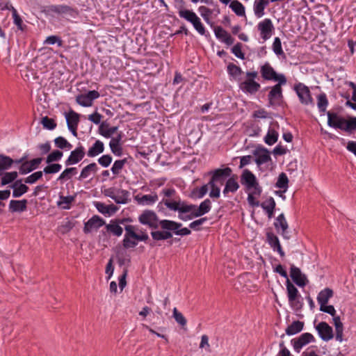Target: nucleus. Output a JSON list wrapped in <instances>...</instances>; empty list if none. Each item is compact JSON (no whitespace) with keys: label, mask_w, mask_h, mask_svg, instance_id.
I'll use <instances>...</instances> for the list:
<instances>
[{"label":"nucleus","mask_w":356,"mask_h":356,"mask_svg":"<svg viewBox=\"0 0 356 356\" xmlns=\"http://www.w3.org/2000/svg\"><path fill=\"white\" fill-rule=\"evenodd\" d=\"M159 227L161 230H152L151 236L155 241H164L172 238L173 235L185 236L191 234L188 227H183L181 222L171 220H161Z\"/></svg>","instance_id":"obj_1"},{"label":"nucleus","mask_w":356,"mask_h":356,"mask_svg":"<svg viewBox=\"0 0 356 356\" xmlns=\"http://www.w3.org/2000/svg\"><path fill=\"white\" fill-rule=\"evenodd\" d=\"M241 182L248 191H252L248 193L247 200L250 206L252 207H259L260 202L257 200L262 193V188L260 186L255 175L248 169H245L241 176Z\"/></svg>","instance_id":"obj_2"},{"label":"nucleus","mask_w":356,"mask_h":356,"mask_svg":"<svg viewBox=\"0 0 356 356\" xmlns=\"http://www.w3.org/2000/svg\"><path fill=\"white\" fill-rule=\"evenodd\" d=\"M162 204H164L169 210L178 211L179 213H189L196 207L195 204H188L182 201L179 196L173 198H163L161 202L159 203L158 207H160Z\"/></svg>","instance_id":"obj_3"},{"label":"nucleus","mask_w":356,"mask_h":356,"mask_svg":"<svg viewBox=\"0 0 356 356\" xmlns=\"http://www.w3.org/2000/svg\"><path fill=\"white\" fill-rule=\"evenodd\" d=\"M245 79L239 83V88L245 93L255 94L261 88L260 84L254 79L258 76V72L256 71L247 72Z\"/></svg>","instance_id":"obj_4"},{"label":"nucleus","mask_w":356,"mask_h":356,"mask_svg":"<svg viewBox=\"0 0 356 356\" xmlns=\"http://www.w3.org/2000/svg\"><path fill=\"white\" fill-rule=\"evenodd\" d=\"M179 16L181 18L186 19L187 22L191 23L194 29L201 35L206 33V29L201 22L200 18L193 10L187 9H180L178 12Z\"/></svg>","instance_id":"obj_5"},{"label":"nucleus","mask_w":356,"mask_h":356,"mask_svg":"<svg viewBox=\"0 0 356 356\" xmlns=\"http://www.w3.org/2000/svg\"><path fill=\"white\" fill-rule=\"evenodd\" d=\"M320 310L333 316L334 325L335 327V339L341 342L343 341V325L339 316H335L336 310L333 305H323L320 306Z\"/></svg>","instance_id":"obj_6"},{"label":"nucleus","mask_w":356,"mask_h":356,"mask_svg":"<svg viewBox=\"0 0 356 356\" xmlns=\"http://www.w3.org/2000/svg\"><path fill=\"white\" fill-rule=\"evenodd\" d=\"M287 80L281 79L280 82L273 86L268 95V104L271 106H281L284 96L282 86L286 83Z\"/></svg>","instance_id":"obj_7"},{"label":"nucleus","mask_w":356,"mask_h":356,"mask_svg":"<svg viewBox=\"0 0 356 356\" xmlns=\"http://www.w3.org/2000/svg\"><path fill=\"white\" fill-rule=\"evenodd\" d=\"M300 102L305 106L314 105V99L308 86L302 83H296L293 86Z\"/></svg>","instance_id":"obj_8"},{"label":"nucleus","mask_w":356,"mask_h":356,"mask_svg":"<svg viewBox=\"0 0 356 356\" xmlns=\"http://www.w3.org/2000/svg\"><path fill=\"white\" fill-rule=\"evenodd\" d=\"M161 220H159L156 213L152 210H145L138 217V221L150 229L156 230L159 228Z\"/></svg>","instance_id":"obj_9"},{"label":"nucleus","mask_w":356,"mask_h":356,"mask_svg":"<svg viewBox=\"0 0 356 356\" xmlns=\"http://www.w3.org/2000/svg\"><path fill=\"white\" fill-rule=\"evenodd\" d=\"M42 13L46 15H52L53 13L67 14L72 17H75L78 15V11L76 8L67 5H51L46 6L42 10Z\"/></svg>","instance_id":"obj_10"},{"label":"nucleus","mask_w":356,"mask_h":356,"mask_svg":"<svg viewBox=\"0 0 356 356\" xmlns=\"http://www.w3.org/2000/svg\"><path fill=\"white\" fill-rule=\"evenodd\" d=\"M286 291L290 305L295 309H299L302 307L300 301L301 296L300 295L297 288L287 279Z\"/></svg>","instance_id":"obj_11"},{"label":"nucleus","mask_w":356,"mask_h":356,"mask_svg":"<svg viewBox=\"0 0 356 356\" xmlns=\"http://www.w3.org/2000/svg\"><path fill=\"white\" fill-rule=\"evenodd\" d=\"M314 337L309 332H305L300 334L296 338H293L291 340V343L293 348V350L296 353H300L302 348L309 343L314 342Z\"/></svg>","instance_id":"obj_12"},{"label":"nucleus","mask_w":356,"mask_h":356,"mask_svg":"<svg viewBox=\"0 0 356 356\" xmlns=\"http://www.w3.org/2000/svg\"><path fill=\"white\" fill-rule=\"evenodd\" d=\"M260 72L262 78L265 80H273L277 82H280L281 79L286 80L284 74H277L268 63H266L261 67Z\"/></svg>","instance_id":"obj_13"},{"label":"nucleus","mask_w":356,"mask_h":356,"mask_svg":"<svg viewBox=\"0 0 356 356\" xmlns=\"http://www.w3.org/2000/svg\"><path fill=\"white\" fill-rule=\"evenodd\" d=\"M257 29L259 31L261 38L264 41H266L272 36L274 31V26L272 20L269 18H266L261 21L257 25Z\"/></svg>","instance_id":"obj_14"},{"label":"nucleus","mask_w":356,"mask_h":356,"mask_svg":"<svg viewBox=\"0 0 356 356\" xmlns=\"http://www.w3.org/2000/svg\"><path fill=\"white\" fill-rule=\"evenodd\" d=\"M232 172V169L229 167L222 169H216L209 172V174L212 175L210 181H211V182H220L222 184L225 179L230 177Z\"/></svg>","instance_id":"obj_15"},{"label":"nucleus","mask_w":356,"mask_h":356,"mask_svg":"<svg viewBox=\"0 0 356 356\" xmlns=\"http://www.w3.org/2000/svg\"><path fill=\"white\" fill-rule=\"evenodd\" d=\"M105 225V221L99 216L95 215L84 223L83 232L86 234L97 230Z\"/></svg>","instance_id":"obj_16"},{"label":"nucleus","mask_w":356,"mask_h":356,"mask_svg":"<svg viewBox=\"0 0 356 356\" xmlns=\"http://www.w3.org/2000/svg\"><path fill=\"white\" fill-rule=\"evenodd\" d=\"M319 337L322 340L327 341L334 337L333 330L326 322H321L316 326Z\"/></svg>","instance_id":"obj_17"},{"label":"nucleus","mask_w":356,"mask_h":356,"mask_svg":"<svg viewBox=\"0 0 356 356\" xmlns=\"http://www.w3.org/2000/svg\"><path fill=\"white\" fill-rule=\"evenodd\" d=\"M274 226L278 233H280V231L281 230L280 234L284 238L289 239L290 236L288 235L287 232L289 225L284 213H281L276 218L274 222Z\"/></svg>","instance_id":"obj_18"},{"label":"nucleus","mask_w":356,"mask_h":356,"mask_svg":"<svg viewBox=\"0 0 356 356\" xmlns=\"http://www.w3.org/2000/svg\"><path fill=\"white\" fill-rule=\"evenodd\" d=\"M84 156V147L83 146H79L70 152L65 163L67 166L76 164L83 159Z\"/></svg>","instance_id":"obj_19"},{"label":"nucleus","mask_w":356,"mask_h":356,"mask_svg":"<svg viewBox=\"0 0 356 356\" xmlns=\"http://www.w3.org/2000/svg\"><path fill=\"white\" fill-rule=\"evenodd\" d=\"M266 241L270 248L274 250L277 251L281 257H284L285 254L280 245L278 237L273 232L266 233Z\"/></svg>","instance_id":"obj_20"},{"label":"nucleus","mask_w":356,"mask_h":356,"mask_svg":"<svg viewBox=\"0 0 356 356\" xmlns=\"http://www.w3.org/2000/svg\"><path fill=\"white\" fill-rule=\"evenodd\" d=\"M290 275L293 281L299 286H305L306 285V277L302 274L299 268L291 265L290 268Z\"/></svg>","instance_id":"obj_21"},{"label":"nucleus","mask_w":356,"mask_h":356,"mask_svg":"<svg viewBox=\"0 0 356 356\" xmlns=\"http://www.w3.org/2000/svg\"><path fill=\"white\" fill-rule=\"evenodd\" d=\"M327 125L334 129H341L343 126L344 118L334 112L327 111Z\"/></svg>","instance_id":"obj_22"},{"label":"nucleus","mask_w":356,"mask_h":356,"mask_svg":"<svg viewBox=\"0 0 356 356\" xmlns=\"http://www.w3.org/2000/svg\"><path fill=\"white\" fill-rule=\"evenodd\" d=\"M42 158H36L30 161H24L19 167V173L25 175L36 169L42 162Z\"/></svg>","instance_id":"obj_23"},{"label":"nucleus","mask_w":356,"mask_h":356,"mask_svg":"<svg viewBox=\"0 0 356 356\" xmlns=\"http://www.w3.org/2000/svg\"><path fill=\"white\" fill-rule=\"evenodd\" d=\"M254 155L256 156L255 162L258 166L271 161L270 152L266 148L263 147L255 150Z\"/></svg>","instance_id":"obj_24"},{"label":"nucleus","mask_w":356,"mask_h":356,"mask_svg":"<svg viewBox=\"0 0 356 356\" xmlns=\"http://www.w3.org/2000/svg\"><path fill=\"white\" fill-rule=\"evenodd\" d=\"M270 0H254L253 11L257 18H261L265 15V8L269 5Z\"/></svg>","instance_id":"obj_25"},{"label":"nucleus","mask_w":356,"mask_h":356,"mask_svg":"<svg viewBox=\"0 0 356 356\" xmlns=\"http://www.w3.org/2000/svg\"><path fill=\"white\" fill-rule=\"evenodd\" d=\"M236 176H232L227 180L222 193L227 196L229 193H234L239 188V184L236 181Z\"/></svg>","instance_id":"obj_26"},{"label":"nucleus","mask_w":356,"mask_h":356,"mask_svg":"<svg viewBox=\"0 0 356 356\" xmlns=\"http://www.w3.org/2000/svg\"><path fill=\"white\" fill-rule=\"evenodd\" d=\"M125 232L127 234L136 241H147L149 239V236L146 232H141V234H137L136 232V228L133 225H126L124 227Z\"/></svg>","instance_id":"obj_27"},{"label":"nucleus","mask_w":356,"mask_h":356,"mask_svg":"<svg viewBox=\"0 0 356 356\" xmlns=\"http://www.w3.org/2000/svg\"><path fill=\"white\" fill-rule=\"evenodd\" d=\"M135 199L139 204L152 205L158 200V195L156 193H152L149 195H138Z\"/></svg>","instance_id":"obj_28"},{"label":"nucleus","mask_w":356,"mask_h":356,"mask_svg":"<svg viewBox=\"0 0 356 356\" xmlns=\"http://www.w3.org/2000/svg\"><path fill=\"white\" fill-rule=\"evenodd\" d=\"M28 201L25 199L22 200H10L9 203V211L12 213L22 212L27 209Z\"/></svg>","instance_id":"obj_29"},{"label":"nucleus","mask_w":356,"mask_h":356,"mask_svg":"<svg viewBox=\"0 0 356 356\" xmlns=\"http://www.w3.org/2000/svg\"><path fill=\"white\" fill-rule=\"evenodd\" d=\"M211 208V202L209 199H206L200 203V206L194 209L193 216L195 217L202 216L207 213Z\"/></svg>","instance_id":"obj_30"},{"label":"nucleus","mask_w":356,"mask_h":356,"mask_svg":"<svg viewBox=\"0 0 356 356\" xmlns=\"http://www.w3.org/2000/svg\"><path fill=\"white\" fill-rule=\"evenodd\" d=\"M3 9L11 10L14 24L17 26L19 29L23 31V21L20 16L18 15L17 10L11 4H10V3H6Z\"/></svg>","instance_id":"obj_31"},{"label":"nucleus","mask_w":356,"mask_h":356,"mask_svg":"<svg viewBox=\"0 0 356 356\" xmlns=\"http://www.w3.org/2000/svg\"><path fill=\"white\" fill-rule=\"evenodd\" d=\"M332 296L333 291L330 288H325L319 292L317 296V301L320 306L326 305Z\"/></svg>","instance_id":"obj_32"},{"label":"nucleus","mask_w":356,"mask_h":356,"mask_svg":"<svg viewBox=\"0 0 356 356\" xmlns=\"http://www.w3.org/2000/svg\"><path fill=\"white\" fill-rule=\"evenodd\" d=\"M341 130L350 134L356 131V117H350L348 120L345 119Z\"/></svg>","instance_id":"obj_33"},{"label":"nucleus","mask_w":356,"mask_h":356,"mask_svg":"<svg viewBox=\"0 0 356 356\" xmlns=\"http://www.w3.org/2000/svg\"><path fill=\"white\" fill-rule=\"evenodd\" d=\"M304 327V322L300 321H293L289 325L285 332L287 335H294L300 332Z\"/></svg>","instance_id":"obj_34"},{"label":"nucleus","mask_w":356,"mask_h":356,"mask_svg":"<svg viewBox=\"0 0 356 356\" xmlns=\"http://www.w3.org/2000/svg\"><path fill=\"white\" fill-rule=\"evenodd\" d=\"M14 163V160L8 156L0 154V177L3 174V172L10 169Z\"/></svg>","instance_id":"obj_35"},{"label":"nucleus","mask_w":356,"mask_h":356,"mask_svg":"<svg viewBox=\"0 0 356 356\" xmlns=\"http://www.w3.org/2000/svg\"><path fill=\"white\" fill-rule=\"evenodd\" d=\"M229 8L238 16L243 17L245 15V6L238 0L232 1Z\"/></svg>","instance_id":"obj_36"},{"label":"nucleus","mask_w":356,"mask_h":356,"mask_svg":"<svg viewBox=\"0 0 356 356\" xmlns=\"http://www.w3.org/2000/svg\"><path fill=\"white\" fill-rule=\"evenodd\" d=\"M104 151V144L100 140H97L93 145L88 149V156L94 157Z\"/></svg>","instance_id":"obj_37"},{"label":"nucleus","mask_w":356,"mask_h":356,"mask_svg":"<svg viewBox=\"0 0 356 356\" xmlns=\"http://www.w3.org/2000/svg\"><path fill=\"white\" fill-rule=\"evenodd\" d=\"M67 127H77L79 122V115L74 111H70L65 115Z\"/></svg>","instance_id":"obj_38"},{"label":"nucleus","mask_w":356,"mask_h":356,"mask_svg":"<svg viewBox=\"0 0 356 356\" xmlns=\"http://www.w3.org/2000/svg\"><path fill=\"white\" fill-rule=\"evenodd\" d=\"M18 176V173L16 171L5 172L1 177V186H5L13 182Z\"/></svg>","instance_id":"obj_39"},{"label":"nucleus","mask_w":356,"mask_h":356,"mask_svg":"<svg viewBox=\"0 0 356 356\" xmlns=\"http://www.w3.org/2000/svg\"><path fill=\"white\" fill-rule=\"evenodd\" d=\"M328 106V99L327 98L326 94L323 92L319 94L317 96V106L321 113H324L326 111L327 107Z\"/></svg>","instance_id":"obj_40"},{"label":"nucleus","mask_w":356,"mask_h":356,"mask_svg":"<svg viewBox=\"0 0 356 356\" xmlns=\"http://www.w3.org/2000/svg\"><path fill=\"white\" fill-rule=\"evenodd\" d=\"M277 188L283 189V192H286L289 187V179L286 175L284 172H282L279 175L277 181L275 184Z\"/></svg>","instance_id":"obj_41"},{"label":"nucleus","mask_w":356,"mask_h":356,"mask_svg":"<svg viewBox=\"0 0 356 356\" xmlns=\"http://www.w3.org/2000/svg\"><path fill=\"white\" fill-rule=\"evenodd\" d=\"M97 170V166L95 163H92L84 167L79 177L80 179L88 178L92 172H95Z\"/></svg>","instance_id":"obj_42"},{"label":"nucleus","mask_w":356,"mask_h":356,"mask_svg":"<svg viewBox=\"0 0 356 356\" xmlns=\"http://www.w3.org/2000/svg\"><path fill=\"white\" fill-rule=\"evenodd\" d=\"M54 143L56 147L61 149L70 150L72 145L64 137L58 136L54 139Z\"/></svg>","instance_id":"obj_43"},{"label":"nucleus","mask_w":356,"mask_h":356,"mask_svg":"<svg viewBox=\"0 0 356 356\" xmlns=\"http://www.w3.org/2000/svg\"><path fill=\"white\" fill-rule=\"evenodd\" d=\"M278 133L275 129H270L264 138V141L268 145L275 144L278 139Z\"/></svg>","instance_id":"obj_44"},{"label":"nucleus","mask_w":356,"mask_h":356,"mask_svg":"<svg viewBox=\"0 0 356 356\" xmlns=\"http://www.w3.org/2000/svg\"><path fill=\"white\" fill-rule=\"evenodd\" d=\"M128 158L125 157L122 159H118L114 161L113 164V175H119L124 165L127 163Z\"/></svg>","instance_id":"obj_45"},{"label":"nucleus","mask_w":356,"mask_h":356,"mask_svg":"<svg viewBox=\"0 0 356 356\" xmlns=\"http://www.w3.org/2000/svg\"><path fill=\"white\" fill-rule=\"evenodd\" d=\"M74 200V196L68 195V196H60V200L58 202V205L64 209H69L70 208V205Z\"/></svg>","instance_id":"obj_46"},{"label":"nucleus","mask_w":356,"mask_h":356,"mask_svg":"<svg viewBox=\"0 0 356 356\" xmlns=\"http://www.w3.org/2000/svg\"><path fill=\"white\" fill-rule=\"evenodd\" d=\"M77 173L76 168L71 167L66 168L58 177V180H67Z\"/></svg>","instance_id":"obj_47"},{"label":"nucleus","mask_w":356,"mask_h":356,"mask_svg":"<svg viewBox=\"0 0 356 356\" xmlns=\"http://www.w3.org/2000/svg\"><path fill=\"white\" fill-rule=\"evenodd\" d=\"M106 232H103L102 234L99 236V240L104 246L107 247L110 245L109 237L111 234V223L106 225Z\"/></svg>","instance_id":"obj_48"},{"label":"nucleus","mask_w":356,"mask_h":356,"mask_svg":"<svg viewBox=\"0 0 356 356\" xmlns=\"http://www.w3.org/2000/svg\"><path fill=\"white\" fill-rule=\"evenodd\" d=\"M227 72L231 76L236 79L243 73V71L240 67L231 63L227 65Z\"/></svg>","instance_id":"obj_49"},{"label":"nucleus","mask_w":356,"mask_h":356,"mask_svg":"<svg viewBox=\"0 0 356 356\" xmlns=\"http://www.w3.org/2000/svg\"><path fill=\"white\" fill-rule=\"evenodd\" d=\"M63 154V152L60 150H54L50 154H48V156L46 158V163H51L55 161H58L62 158Z\"/></svg>","instance_id":"obj_50"},{"label":"nucleus","mask_w":356,"mask_h":356,"mask_svg":"<svg viewBox=\"0 0 356 356\" xmlns=\"http://www.w3.org/2000/svg\"><path fill=\"white\" fill-rule=\"evenodd\" d=\"M95 206L98 211L102 214H108V216L111 215V204L106 205L104 203L97 202L95 203Z\"/></svg>","instance_id":"obj_51"},{"label":"nucleus","mask_w":356,"mask_h":356,"mask_svg":"<svg viewBox=\"0 0 356 356\" xmlns=\"http://www.w3.org/2000/svg\"><path fill=\"white\" fill-rule=\"evenodd\" d=\"M48 164L43 170V172L45 174H55L58 172L62 168V165L59 163H51Z\"/></svg>","instance_id":"obj_52"},{"label":"nucleus","mask_w":356,"mask_h":356,"mask_svg":"<svg viewBox=\"0 0 356 356\" xmlns=\"http://www.w3.org/2000/svg\"><path fill=\"white\" fill-rule=\"evenodd\" d=\"M209 183L202 186L200 188H195L193 191V195L197 198H202L208 192Z\"/></svg>","instance_id":"obj_53"},{"label":"nucleus","mask_w":356,"mask_h":356,"mask_svg":"<svg viewBox=\"0 0 356 356\" xmlns=\"http://www.w3.org/2000/svg\"><path fill=\"white\" fill-rule=\"evenodd\" d=\"M216 182H211V181H210V180L209 181V186L211 188V191L209 193V197L211 198H218L220 195V189L216 184Z\"/></svg>","instance_id":"obj_54"},{"label":"nucleus","mask_w":356,"mask_h":356,"mask_svg":"<svg viewBox=\"0 0 356 356\" xmlns=\"http://www.w3.org/2000/svg\"><path fill=\"white\" fill-rule=\"evenodd\" d=\"M41 123L44 128L49 130H53L56 127V123L55 122L54 120L49 118L47 116L42 118Z\"/></svg>","instance_id":"obj_55"},{"label":"nucleus","mask_w":356,"mask_h":356,"mask_svg":"<svg viewBox=\"0 0 356 356\" xmlns=\"http://www.w3.org/2000/svg\"><path fill=\"white\" fill-rule=\"evenodd\" d=\"M173 317L176 322L182 327L186 325V319L183 316V314L181 312H179L175 307L173 309Z\"/></svg>","instance_id":"obj_56"},{"label":"nucleus","mask_w":356,"mask_h":356,"mask_svg":"<svg viewBox=\"0 0 356 356\" xmlns=\"http://www.w3.org/2000/svg\"><path fill=\"white\" fill-rule=\"evenodd\" d=\"M273 50L274 53L277 56L284 55V53L282 48V42L280 38L276 37L274 39V42L273 43Z\"/></svg>","instance_id":"obj_57"},{"label":"nucleus","mask_w":356,"mask_h":356,"mask_svg":"<svg viewBox=\"0 0 356 356\" xmlns=\"http://www.w3.org/2000/svg\"><path fill=\"white\" fill-rule=\"evenodd\" d=\"M29 190V187L24 184H20L19 187L14 188L13 191V197H19L23 194L26 193Z\"/></svg>","instance_id":"obj_58"},{"label":"nucleus","mask_w":356,"mask_h":356,"mask_svg":"<svg viewBox=\"0 0 356 356\" xmlns=\"http://www.w3.org/2000/svg\"><path fill=\"white\" fill-rule=\"evenodd\" d=\"M99 134L106 137L111 138V127H109L108 124L103 122L99 127Z\"/></svg>","instance_id":"obj_59"},{"label":"nucleus","mask_w":356,"mask_h":356,"mask_svg":"<svg viewBox=\"0 0 356 356\" xmlns=\"http://www.w3.org/2000/svg\"><path fill=\"white\" fill-rule=\"evenodd\" d=\"M138 244L136 240L132 238L131 236L127 234L125 232L124 238L123 240V245L126 248H134Z\"/></svg>","instance_id":"obj_60"},{"label":"nucleus","mask_w":356,"mask_h":356,"mask_svg":"<svg viewBox=\"0 0 356 356\" xmlns=\"http://www.w3.org/2000/svg\"><path fill=\"white\" fill-rule=\"evenodd\" d=\"M44 44H57L58 47H61L63 45V41L59 36L50 35L46 38V40L44 42Z\"/></svg>","instance_id":"obj_61"},{"label":"nucleus","mask_w":356,"mask_h":356,"mask_svg":"<svg viewBox=\"0 0 356 356\" xmlns=\"http://www.w3.org/2000/svg\"><path fill=\"white\" fill-rule=\"evenodd\" d=\"M42 171H38L31 174L25 179V183L30 184H34L42 177Z\"/></svg>","instance_id":"obj_62"},{"label":"nucleus","mask_w":356,"mask_h":356,"mask_svg":"<svg viewBox=\"0 0 356 356\" xmlns=\"http://www.w3.org/2000/svg\"><path fill=\"white\" fill-rule=\"evenodd\" d=\"M263 209H275L276 203L273 197H269L259 205Z\"/></svg>","instance_id":"obj_63"},{"label":"nucleus","mask_w":356,"mask_h":356,"mask_svg":"<svg viewBox=\"0 0 356 356\" xmlns=\"http://www.w3.org/2000/svg\"><path fill=\"white\" fill-rule=\"evenodd\" d=\"M241 48H242V44L240 42H238L232 48V52L237 58H241V59H244L245 54L242 52Z\"/></svg>","instance_id":"obj_64"}]
</instances>
